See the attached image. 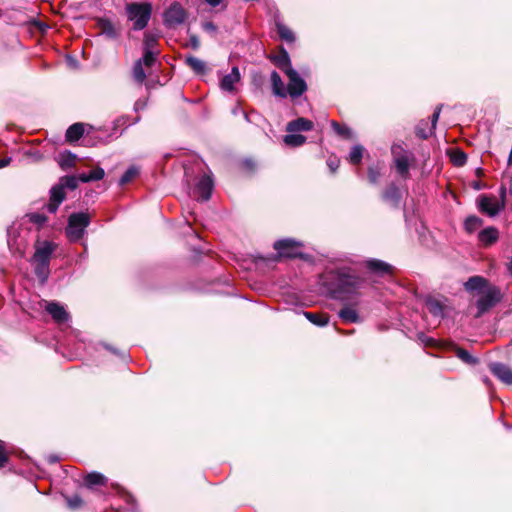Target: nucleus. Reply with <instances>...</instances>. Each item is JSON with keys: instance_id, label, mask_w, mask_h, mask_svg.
I'll return each mask as SVG.
<instances>
[{"instance_id": "nucleus-1", "label": "nucleus", "mask_w": 512, "mask_h": 512, "mask_svg": "<svg viewBox=\"0 0 512 512\" xmlns=\"http://www.w3.org/2000/svg\"><path fill=\"white\" fill-rule=\"evenodd\" d=\"M465 289L471 293H477L479 298L476 302L478 312L477 317L495 306L501 300V292L499 288L489 284V282L481 276L470 277L464 284Z\"/></svg>"}, {"instance_id": "nucleus-2", "label": "nucleus", "mask_w": 512, "mask_h": 512, "mask_svg": "<svg viewBox=\"0 0 512 512\" xmlns=\"http://www.w3.org/2000/svg\"><path fill=\"white\" fill-rule=\"evenodd\" d=\"M89 224L90 216L87 213L79 212L71 214L66 228V235L69 240L72 242L79 241L83 237L85 229Z\"/></svg>"}, {"instance_id": "nucleus-3", "label": "nucleus", "mask_w": 512, "mask_h": 512, "mask_svg": "<svg viewBox=\"0 0 512 512\" xmlns=\"http://www.w3.org/2000/svg\"><path fill=\"white\" fill-rule=\"evenodd\" d=\"M335 285L339 290L349 291L359 287L361 279L351 268H339L334 272Z\"/></svg>"}, {"instance_id": "nucleus-4", "label": "nucleus", "mask_w": 512, "mask_h": 512, "mask_svg": "<svg viewBox=\"0 0 512 512\" xmlns=\"http://www.w3.org/2000/svg\"><path fill=\"white\" fill-rule=\"evenodd\" d=\"M391 152L397 172L403 178H407L409 176L410 164L414 161V156L401 145L396 144L392 146Z\"/></svg>"}, {"instance_id": "nucleus-5", "label": "nucleus", "mask_w": 512, "mask_h": 512, "mask_svg": "<svg viewBox=\"0 0 512 512\" xmlns=\"http://www.w3.org/2000/svg\"><path fill=\"white\" fill-rule=\"evenodd\" d=\"M129 18L134 21V29L141 30L148 24L151 7L147 4H131L127 7Z\"/></svg>"}, {"instance_id": "nucleus-6", "label": "nucleus", "mask_w": 512, "mask_h": 512, "mask_svg": "<svg viewBox=\"0 0 512 512\" xmlns=\"http://www.w3.org/2000/svg\"><path fill=\"white\" fill-rule=\"evenodd\" d=\"M285 74L289 79L287 92L292 98L301 96L306 90V82L300 77L298 72L292 67L285 69Z\"/></svg>"}, {"instance_id": "nucleus-7", "label": "nucleus", "mask_w": 512, "mask_h": 512, "mask_svg": "<svg viewBox=\"0 0 512 512\" xmlns=\"http://www.w3.org/2000/svg\"><path fill=\"white\" fill-rule=\"evenodd\" d=\"M300 243L292 239H283L274 243V249L278 252L279 256L286 258H296L301 256L299 252Z\"/></svg>"}, {"instance_id": "nucleus-8", "label": "nucleus", "mask_w": 512, "mask_h": 512, "mask_svg": "<svg viewBox=\"0 0 512 512\" xmlns=\"http://www.w3.org/2000/svg\"><path fill=\"white\" fill-rule=\"evenodd\" d=\"M213 181L209 175H203L192 191V196L201 201H207L211 197V193L213 190Z\"/></svg>"}, {"instance_id": "nucleus-9", "label": "nucleus", "mask_w": 512, "mask_h": 512, "mask_svg": "<svg viewBox=\"0 0 512 512\" xmlns=\"http://www.w3.org/2000/svg\"><path fill=\"white\" fill-rule=\"evenodd\" d=\"M185 18L186 12L178 3L172 4L164 13V22L169 27L182 24Z\"/></svg>"}, {"instance_id": "nucleus-10", "label": "nucleus", "mask_w": 512, "mask_h": 512, "mask_svg": "<svg viewBox=\"0 0 512 512\" xmlns=\"http://www.w3.org/2000/svg\"><path fill=\"white\" fill-rule=\"evenodd\" d=\"M157 39L151 34H145L143 42V56L146 67H151L156 61L158 51L156 50Z\"/></svg>"}, {"instance_id": "nucleus-11", "label": "nucleus", "mask_w": 512, "mask_h": 512, "mask_svg": "<svg viewBox=\"0 0 512 512\" xmlns=\"http://www.w3.org/2000/svg\"><path fill=\"white\" fill-rule=\"evenodd\" d=\"M479 209L481 212L486 213L489 216H495L503 208V204H500L495 196H481L478 201Z\"/></svg>"}, {"instance_id": "nucleus-12", "label": "nucleus", "mask_w": 512, "mask_h": 512, "mask_svg": "<svg viewBox=\"0 0 512 512\" xmlns=\"http://www.w3.org/2000/svg\"><path fill=\"white\" fill-rule=\"evenodd\" d=\"M55 248V244L49 241L39 243L36 246V251L33 256L34 262H42L44 264H49L51 255L54 252Z\"/></svg>"}, {"instance_id": "nucleus-13", "label": "nucleus", "mask_w": 512, "mask_h": 512, "mask_svg": "<svg viewBox=\"0 0 512 512\" xmlns=\"http://www.w3.org/2000/svg\"><path fill=\"white\" fill-rule=\"evenodd\" d=\"M441 108L437 107V109L434 111L432 115L431 125H429L427 122H420L416 127V135L422 139H427L430 135L433 134L436 123L440 116Z\"/></svg>"}, {"instance_id": "nucleus-14", "label": "nucleus", "mask_w": 512, "mask_h": 512, "mask_svg": "<svg viewBox=\"0 0 512 512\" xmlns=\"http://www.w3.org/2000/svg\"><path fill=\"white\" fill-rule=\"evenodd\" d=\"M45 303L46 311L52 316L53 320L57 323H64L69 319V314L65 310L64 306L60 305L57 302H47Z\"/></svg>"}, {"instance_id": "nucleus-15", "label": "nucleus", "mask_w": 512, "mask_h": 512, "mask_svg": "<svg viewBox=\"0 0 512 512\" xmlns=\"http://www.w3.org/2000/svg\"><path fill=\"white\" fill-rule=\"evenodd\" d=\"M489 368L500 381L507 385H512V369L509 366L502 363H491Z\"/></svg>"}, {"instance_id": "nucleus-16", "label": "nucleus", "mask_w": 512, "mask_h": 512, "mask_svg": "<svg viewBox=\"0 0 512 512\" xmlns=\"http://www.w3.org/2000/svg\"><path fill=\"white\" fill-rule=\"evenodd\" d=\"M65 197H66V195H65V191H64L63 187L60 186L59 184L54 186L51 189L50 201L46 206L47 210L50 213H55L58 210L59 205L65 199Z\"/></svg>"}, {"instance_id": "nucleus-17", "label": "nucleus", "mask_w": 512, "mask_h": 512, "mask_svg": "<svg viewBox=\"0 0 512 512\" xmlns=\"http://www.w3.org/2000/svg\"><path fill=\"white\" fill-rule=\"evenodd\" d=\"M240 72L238 67L234 66L231 70V72L227 75H225L221 81H220V87L222 90L227 92H233L234 86L236 83L240 81Z\"/></svg>"}, {"instance_id": "nucleus-18", "label": "nucleus", "mask_w": 512, "mask_h": 512, "mask_svg": "<svg viewBox=\"0 0 512 512\" xmlns=\"http://www.w3.org/2000/svg\"><path fill=\"white\" fill-rule=\"evenodd\" d=\"M366 267L372 271L375 274L378 275H385L390 274L392 272V266L388 263L377 260V259H370L366 261Z\"/></svg>"}, {"instance_id": "nucleus-19", "label": "nucleus", "mask_w": 512, "mask_h": 512, "mask_svg": "<svg viewBox=\"0 0 512 512\" xmlns=\"http://www.w3.org/2000/svg\"><path fill=\"white\" fill-rule=\"evenodd\" d=\"M313 128V122L306 118H298L287 124V131L294 133L299 131H310Z\"/></svg>"}, {"instance_id": "nucleus-20", "label": "nucleus", "mask_w": 512, "mask_h": 512, "mask_svg": "<svg viewBox=\"0 0 512 512\" xmlns=\"http://www.w3.org/2000/svg\"><path fill=\"white\" fill-rule=\"evenodd\" d=\"M425 306L434 317L442 318L444 316V305L439 299L429 297L426 300Z\"/></svg>"}, {"instance_id": "nucleus-21", "label": "nucleus", "mask_w": 512, "mask_h": 512, "mask_svg": "<svg viewBox=\"0 0 512 512\" xmlns=\"http://www.w3.org/2000/svg\"><path fill=\"white\" fill-rule=\"evenodd\" d=\"M498 237H499V232L494 227L485 228L478 235L479 241L486 246L491 245L494 242H496Z\"/></svg>"}, {"instance_id": "nucleus-22", "label": "nucleus", "mask_w": 512, "mask_h": 512, "mask_svg": "<svg viewBox=\"0 0 512 512\" xmlns=\"http://www.w3.org/2000/svg\"><path fill=\"white\" fill-rule=\"evenodd\" d=\"M271 83H272L273 93L275 95L282 97V98L287 96L288 92L285 89L284 83H283L280 75L276 71H273L271 73Z\"/></svg>"}, {"instance_id": "nucleus-23", "label": "nucleus", "mask_w": 512, "mask_h": 512, "mask_svg": "<svg viewBox=\"0 0 512 512\" xmlns=\"http://www.w3.org/2000/svg\"><path fill=\"white\" fill-rule=\"evenodd\" d=\"M401 195L398 187L391 184L383 193V199L393 206H397L400 201Z\"/></svg>"}, {"instance_id": "nucleus-24", "label": "nucleus", "mask_w": 512, "mask_h": 512, "mask_svg": "<svg viewBox=\"0 0 512 512\" xmlns=\"http://www.w3.org/2000/svg\"><path fill=\"white\" fill-rule=\"evenodd\" d=\"M339 317L346 323H356L360 321V317L356 309L345 306L339 311Z\"/></svg>"}, {"instance_id": "nucleus-25", "label": "nucleus", "mask_w": 512, "mask_h": 512, "mask_svg": "<svg viewBox=\"0 0 512 512\" xmlns=\"http://www.w3.org/2000/svg\"><path fill=\"white\" fill-rule=\"evenodd\" d=\"M144 56L138 59L133 66V78L138 84H143L147 75L144 71Z\"/></svg>"}, {"instance_id": "nucleus-26", "label": "nucleus", "mask_w": 512, "mask_h": 512, "mask_svg": "<svg viewBox=\"0 0 512 512\" xmlns=\"http://www.w3.org/2000/svg\"><path fill=\"white\" fill-rule=\"evenodd\" d=\"M84 134V126L81 123L71 125L66 131V139L70 142L79 140Z\"/></svg>"}, {"instance_id": "nucleus-27", "label": "nucleus", "mask_w": 512, "mask_h": 512, "mask_svg": "<svg viewBox=\"0 0 512 512\" xmlns=\"http://www.w3.org/2000/svg\"><path fill=\"white\" fill-rule=\"evenodd\" d=\"M98 25L102 34L106 35L108 38L114 39L118 36L117 29L111 21L107 19H100Z\"/></svg>"}, {"instance_id": "nucleus-28", "label": "nucleus", "mask_w": 512, "mask_h": 512, "mask_svg": "<svg viewBox=\"0 0 512 512\" xmlns=\"http://www.w3.org/2000/svg\"><path fill=\"white\" fill-rule=\"evenodd\" d=\"M76 156L70 152L60 153L57 162L62 169H69L75 165Z\"/></svg>"}, {"instance_id": "nucleus-29", "label": "nucleus", "mask_w": 512, "mask_h": 512, "mask_svg": "<svg viewBox=\"0 0 512 512\" xmlns=\"http://www.w3.org/2000/svg\"><path fill=\"white\" fill-rule=\"evenodd\" d=\"M304 316L314 325L323 327L326 326L329 322V318L325 314L320 313H312V312H304Z\"/></svg>"}, {"instance_id": "nucleus-30", "label": "nucleus", "mask_w": 512, "mask_h": 512, "mask_svg": "<svg viewBox=\"0 0 512 512\" xmlns=\"http://www.w3.org/2000/svg\"><path fill=\"white\" fill-rule=\"evenodd\" d=\"M106 478L97 472L89 473L84 478V483L87 487L91 488L95 485H103L105 483Z\"/></svg>"}, {"instance_id": "nucleus-31", "label": "nucleus", "mask_w": 512, "mask_h": 512, "mask_svg": "<svg viewBox=\"0 0 512 512\" xmlns=\"http://www.w3.org/2000/svg\"><path fill=\"white\" fill-rule=\"evenodd\" d=\"M186 63L194 72L198 74H203L206 70L205 62L194 56L187 57Z\"/></svg>"}, {"instance_id": "nucleus-32", "label": "nucleus", "mask_w": 512, "mask_h": 512, "mask_svg": "<svg viewBox=\"0 0 512 512\" xmlns=\"http://www.w3.org/2000/svg\"><path fill=\"white\" fill-rule=\"evenodd\" d=\"M276 28H277V32L280 36V38L286 42H293L295 37H294V33L292 32V30L290 28H288L287 26H285L284 24L282 23H276Z\"/></svg>"}, {"instance_id": "nucleus-33", "label": "nucleus", "mask_w": 512, "mask_h": 512, "mask_svg": "<svg viewBox=\"0 0 512 512\" xmlns=\"http://www.w3.org/2000/svg\"><path fill=\"white\" fill-rule=\"evenodd\" d=\"M306 137L300 134H288L284 137V142L288 146L298 147L305 143Z\"/></svg>"}, {"instance_id": "nucleus-34", "label": "nucleus", "mask_w": 512, "mask_h": 512, "mask_svg": "<svg viewBox=\"0 0 512 512\" xmlns=\"http://www.w3.org/2000/svg\"><path fill=\"white\" fill-rule=\"evenodd\" d=\"M275 65L285 73V69L291 67L290 58L286 51L274 58Z\"/></svg>"}, {"instance_id": "nucleus-35", "label": "nucleus", "mask_w": 512, "mask_h": 512, "mask_svg": "<svg viewBox=\"0 0 512 512\" xmlns=\"http://www.w3.org/2000/svg\"><path fill=\"white\" fill-rule=\"evenodd\" d=\"M35 273L37 277L41 280L42 283H44L49 275V264H44L42 262H35Z\"/></svg>"}, {"instance_id": "nucleus-36", "label": "nucleus", "mask_w": 512, "mask_h": 512, "mask_svg": "<svg viewBox=\"0 0 512 512\" xmlns=\"http://www.w3.org/2000/svg\"><path fill=\"white\" fill-rule=\"evenodd\" d=\"M364 148L361 145H355L349 153V161L352 164H359L363 156Z\"/></svg>"}, {"instance_id": "nucleus-37", "label": "nucleus", "mask_w": 512, "mask_h": 512, "mask_svg": "<svg viewBox=\"0 0 512 512\" xmlns=\"http://www.w3.org/2000/svg\"><path fill=\"white\" fill-rule=\"evenodd\" d=\"M456 355L459 359H461L464 363L475 365L478 363L477 358L473 357L467 350L465 349H457Z\"/></svg>"}, {"instance_id": "nucleus-38", "label": "nucleus", "mask_w": 512, "mask_h": 512, "mask_svg": "<svg viewBox=\"0 0 512 512\" xmlns=\"http://www.w3.org/2000/svg\"><path fill=\"white\" fill-rule=\"evenodd\" d=\"M481 225H482V220L480 218H478L477 216H469L465 220V229L470 233L473 232L474 230H476L477 228H479Z\"/></svg>"}, {"instance_id": "nucleus-39", "label": "nucleus", "mask_w": 512, "mask_h": 512, "mask_svg": "<svg viewBox=\"0 0 512 512\" xmlns=\"http://www.w3.org/2000/svg\"><path fill=\"white\" fill-rule=\"evenodd\" d=\"M60 186L65 188H69L71 190L75 189L78 185V179L74 176H64L60 179Z\"/></svg>"}, {"instance_id": "nucleus-40", "label": "nucleus", "mask_w": 512, "mask_h": 512, "mask_svg": "<svg viewBox=\"0 0 512 512\" xmlns=\"http://www.w3.org/2000/svg\"><path fill=\"white\" fill-rule=\"evenodd\" d=\"M138 174V169L135 167H130L126 170V172L120 178V185H125L129 183L132 179L136 177Z\"/></svg>"}, {"instance_id": "nucleus-41", "label": "nucleus", "mask_w": 512, "mask_h": 512, "mask_svg": "<svg viewBox=\"0 0 512 512\" xmlns=\"http://www.w3.org/2000/svg\"><path fill=\"white\" fill-rule=\"evenodd\" d=\"M331 126L333 127L334 131L341 135V136H344V137H349L350 136V129L346 126H341L339 123H337L336 121H332L331 122Z\"/></svg>"}, {"instance_id": "nucleus-42", "label": "nucleus", "mask_w": 512, "mask_h": 512, "mask_svg": "<svg viewBox=\"0 0 512 512\" xmlns=\"http://www.w3.org/2000/svg\"><path fill=\"white\" fill-rule=\"evenodd\" d=\"M451 160L454 165L463 166L466 163L467 157L465 153L457 151L452 155Z\"/></svg>"}, {"instance_id": "nucleus-43", "label": "nucleus", "mask_w": 512, "mask_h": 512, "mask_svg": "<svg viewBox=\"0 0 512 512\" xmlns=\"http://www.w3.org/2000/svg\"><path fill=\"white\" fill-rule=\"evenodd\" d=\"M67 504L71 509H78L83 505V501L80 496L74 495L71 497H66Z\"/></svg>"}, {"instance_id": "nucleus-44", "label": "nucleus", "mask_w": 512, "mask_h": 512, "mask_svg": "<svg viewBox=\"0 0 512 512\" xmlns=\"http://www.w3.org/2000/svg\"><path fill=\"white\" fill-rule=\"evenodd\" d=\"M380 175V170L377 167L368 168V178L372 184L377 183L378 179L380 178Z\"/></svg>"}, {"instance_id": "nucleus-45", "label": "nucleus", "mask_w": 512, "mask_h": 512, "mask_svg": "<svg viewBox=\"0 0 512 512\" xmlns=\"http://www.w3.org/2000/svg\"><path fill=\"white\" fill-rule=\"evenodd\" d=\"M105 175V172L102 168L97 167L89 172V176L91 181L101 180Z\"/></svg>"}, {"instance_id": "nucleus-46", "label": "nucleus", "mask_w": 512, "mask_h": 512, "mask_svg": "<svg viewBox=\"0 0 512 512\" xmlns=\"http://www.w3.org/2000/svg\"><path fill=\"white\" fill-rule=\"evenodd\" d=\"M327 165L332 172H335L339 167V159L337 157H329Z\"/></svg>"}, {"instance_id": "nucleus-47", "label": "nucleus", "mask_w": 512, "mask_h": 512, "mask_svg": "<svg viewBox=\"0 0 512 512\" xmlns=\"http://www.w3.org/2000/svg\"><path fill=\"white\" fill-rule=\"evenodd\" d=\"M7 462V454L3 446V442L0 441V467H3Z\"/></svg>"}, {"instance_id": "nucleus-48", "label": "nucleus", "mask_w": 512, "mask_h": 512, "mask_svg": "<svg viewBox=\"0 0 512 512\" xmlns=\"http://www.w3.org/2000/svg\"><path fill=\"white\" fill-rule=\"evenodd\" d=\"M202 28L204 31L209 32V33H215V31H216V26L210 21L204 22L202 24Z\"/></svg>"}, {"instance_id": "nucleus-49", "label": "nucleus", "mask_w": 512, "mask_h": 512, "mask_svg": "<svg viewBox=\"0 0 512 512\" xmlns=\"http://www.w3.org/2000/svg\"><path fill=\"white\" fill-rule=\"evenodd\" d=\"M189 41H190V45L193 49H198L200 47V41L197 36H195V35L190 36Z\"/></svg>"}, {"instance_id": "nucleus-50", "label": "nucleus", "mask_w": 512, "mask_h": 512, "mask_svg": "<svg viewBox=\"0 0 512 512\" xmlns=\"http://www.w3.org/2000/svg\"><path fill=\"white\" fill-rule=\"evenodd\" d=\"M31 220L34 222V223H37V224H42L46 221V218L42 215H38V214H33L31 216Z\"/></svg>"}, {"instance_id": "nucleus-51", "label": "nucleus", "mask_w": 512, "mask_h": 512, "mask_svg": "<svg viewBox=\"0 0 512 512\" xmlns=\"http://www.w3.org/2000/svg\"><path fill=\"white\" fill-rule=\"evenodd\" d=\"M76 178L78 179V181H81L83 183H87V182L91 181L90 176H89V172L88 173H82V174H80Z\"/></svg>"}, {"instance_id": "nucleus-52", "label": "nucleus", "mask_w": 512, "mask_h": 512, "mask_svg": "<svg viewBox=\"0 0 512 512\" xmlns=\"http://www.w3.org/2000/svg\"><path fill=\"white\" fill-rule=\"evenodd\" d=\"M222 0H205L206 3H208L210 6H218L221 3Z\"/></svg>"}, {"instance_id": "nucleus-53", "label": "nucleus", "mask_w": 512, "mask_h": 512, "mask_svg": "<svg viewBox=\"0 0 512 512\" xmlns=\"http://www.w3.org/2000/svg\"><path fill=\"white\" fill-rule=\"evenodd\" d=\"M10 163V158H5L0 160V168L6 167Z\"/></svg>"}]
</instances>
